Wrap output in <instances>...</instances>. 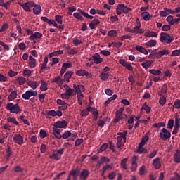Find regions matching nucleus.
Returning <instances> with one entry per match:
<instances>
[{
	"label": "nucleus",
	"mask_w": 180,
	"mask_h": 180,
	"mask_svg": "<svg viewBox=\"0 0 180 180\" xmlns=\"http://www.w3.org/2000/svg\"><path fill=\"white\" fill-rule=\"evenodd\" d=\"M160 40L162 43H166L167 44H171L174 41V37L169 35L167 32H161Z\"/></svg>",
	"instance_id": "obj_1"
},
{
	"label": "nucleus",
	"mask_w": 180,
	"mask_h": 180,
	"mask_svg": "<svg viewBox=\"0 0 180 180\" xmlns=\"http://www.w3.org/2000/svg\"><path fill=\"white\" fill-rule=\"evenodd\" d=\"M169 54V51L167 49H163L159 52H155L153 53H150L149 56L150 58H161L162 56H168Z\"/></svg>",
	"instance_id": "obj_2"
},
{
	"label": "nucleus",
	"mask_w": 180,
	"mask_h": 180,
	"mask_svg": "<svg viewBox=\"0 0 180 180\" xmlns=\"http://www.w3.org/2000/svg\"><path fill=\"white\" fill-rule=\"evenodd\" d=\"M6 109H7V110L10 111V113H20V112H22V109H20V108H18L15 105H13V103H8L6 105Z\"/></svg>",
	"instance_id": "obj_3"
},
{
	"label": "nucleus",
	"mask_w": 180,
	"mask_h": 180,
	"mask_svg": "<svg viewBox=\"0 0 180 180\" xmlns=\"http://www.w3.org/2000/svg\"><path fill=\"white\" fill-rule=\"evenodd\" d=\"M160 138L165 141V140L171 139V132H169L168 129L162 128L160 132Z\"/></svg>",
	"instance_id": "obj_4"
},
{
	"label": "nucleus",
	"mask_w": 180,
	"mask_h": 180,
	"mask_svg": "<svg viewBox=\"0 0 180 180\" xmlns=\"http://www.w3.org/2000/svg\"><path fill=\"white\" fill-rule=\"evenodd\" d=\"M31 96H37V91H34L33 90H28L25 93L22 94V99L25 101H29Z\"/></svg>",
	"instance_id": "obj_5"
},
{
	"label": "nucleus",
	"mask_w": 180,
	"mask_h": 180,
	"mask_svg": "<svg viewBox=\"0 0 180 180\" xmlns=\"http://www.w3.org/2000/svg\"><path fill=\"white\" fill-rule=\"evenodd\" d=\"M53 129H65L68 123L65 120L57 121L53 124Z\"/></svg>",
	"instance_id": "obj_6"
},
{
	"label": "nucleus",
	"mask_w": 180,
	"mask_h": 180,
	"mask_svg": "<svg viewBox=\"0 0 180 180\" xmlns=\"http://www.w3.org/2000/svg\"><path fill=\"white\" fill-rule=\"evenodd\" d=\"M89 61H94L95 64H101L103 61V58H101V55L98 53H95L89 58Z\"/></svg>",
	"instance_id": "obj_7"
},
{
	"label": "nucleus",
	"mask_w": 180,
	"mask_h": 180,
	"mask_svg": "<svg viewBox=\"0 0 180 180\" xmlns=\"http://www.w3.org/2000/svg\"><path fill=\"white\" fill-rule=\"evenodd\" d=\"M175 15V10H171L167 8H165L163 11L160 12V16L162 18H165L166 16H168V15Z\"/></svg>",
	"instance_id": "obj_8"
},
{
	"label": "nucleus",
	"mask_w": 180,
	"mask_h": 180,
	"mask_svg": "<svg viewBox=\"0 0 180 180\" xmlns=\"http://www.w3.org/2000/svg\"><path fill=\"white\" fill-rule=\"evenodd\" d=\"M13 141L14 143H16V144H18L19 146H22V144H23V136H22V135L20 134H15L13 137Z\"/></svg>",
	"instance_id": "obj_9"
},
{
	"label": "nucleus",
	"mask_w": 180,
	"mask_h": 180,
	"mask_svg": "<svg viewBox=\"0 0 180 180\" xmlns=\"http://www.w3.org/2000/svg\"><path fill=\"white\" fill-rule=\"evenodd\" d=\"M73 88L76 94H82L85 91V86L84 85L73 84Z\"/></svg>",
	"instance_id": "obj_10"
},
{
	"label": "nucleus",
	"mask_w": 180,
	"mask_h": 180,
	"mask_svg": "<svg viewBox=\"0 0 180 180\" xmlns=\"http://www.w3.org/2000/svg\"><path fill=\"white\" fill-rule=\"evenodd\" d=\"M41 82L40 81H29L27 82V85L29 86H30V88H32V89H36L37 88H38V86L40 85Z\"/></svg>",
	"instance_id": "obj_11"
},
{
	"label": "nucleus",
	"mask_w": 180,
	"mask_h": 180,
	"mask_svg": "<svg viewBox=\"0 0 180 180\" xmlns=\"http://www.w3.org/2000/svg\"><path fill=\"white\" fill-rule=\"evenodd\" d=\"M88 176H89V170L86 169H84L81 172H80V179L82 180H86Z\"/></svg>",
	"instance_id": "obj_12"
},
{
	"label": "nucleus",
	"mask_w": 180,
	"mask_h": 180,
	"mask_svg": "<svg viewBox=\"0 0 180 180\" xmlns=\"http://www.w3.org/2000/svg\"><path fill=\"white\" fill-rule=\"evenodd\" d=\"M161 158H156L153 160V165L155 169H160L161 168Z\"/></svg>",
	"instance_id": "obj_13"
},
{
	"label": "nucleus",
	"mask_w": 180,
	"mask_h": 180,
	"mask_svg": "<svg viewBox=\"0 0 180 180\" xmlns=\"http://www.w3.org/2000/svg\"><path fill=\"white\" fill-rule=\"evenodd\" d=\"M137 160H138L137 156H134L132 158L131 167V171L132 172L137 171Z\"/></svg>",
	"instance_id": "obj_14"
},
{
	"label": "nucleus",
	"mask_w": 180,
	"mask_h": 180,
	"mask_svg": "<svg viewBox=\"0 0 180 180\" xmlns=\"http://www.w3.org/2000/svg\"><path fill=\"white\" fill-rule=\"evenodd\" d=\"M140 27H141V24L139 22V25L134 27V34H142V33H144V30L140 29Z\"/></svg>",
	"instance_id": "obj_15"
},
{
	"label": "nucleus",
	"mask_w": 180,
	"mask_h": 180,
	"mask_svg": "<svg viewBox=\"0 0 180 180\" xmlns=\"http://www.w3.org/2000/svg\"><path fill=\"white\" fill-rule=\"evenodd\" d=\"M42 37H43V34L39 32H35L34 34L30 36L29 39L30 40L34 41V39H41Z\"/></svg>",
	"instance_id": "obj_16"
},
{
	"label": "nucleus",
	"mask_w": 180,
	"mask_h": 180,
	"mask_svg": "<svg viewBox=\"0 0 180 180\" xmlns=\"http://www.w3.org/2000/svg\"><path fill=\"white\" fill-rule=\"evenodd\" d=\"M36 59L33 58V56H29V67L30 68H35L36 67Z\"/></svg>",
	"instance_id": "obj_17"
},
{
	"label": "nucleus",
	"mask_w": 180,
	"mask_h": 180,
	"mask_svg": "<svg viewBox=\"0 0 180 180\" xmlns=\"http://www.w3.org/2000/svg\"><path fill=\"white\" fill-rule=\"evenodd\" d=\"M91 109V105H88L86 108L83 109L80 112V116H82V117L85 116H88L89 115V110Z\"/></svg>",
	"instance_id": "obj_18"
},
{
	"label": "nucleus",
	"mask_w": 180,
	"mask_h": 180,
	"mask_svg": "<svg viewBox=\"0 0 180 180\" xmlns=\"http://www.w3.org/2000/svg\"><path fill=\"white\" fill-rule=\"evenodd\" d=\"M99 23H101V21H99V20H98V19L93 20V21H91L89 23L90 29H96V27H97L98 25H99Z\"/></svg>",
	"instance_id": "obj_19"
},
{
	"label": "nucleus",
	"mask_w": 180,
	"mask_h": 180,
	"mask_svg": "<svg viewBox=\"0 0 180 180\" xmlns=\"http://www.w3.org/2000/svg\"><path fill=\"white\" fill-rule=\"evenodd\" d=\"M60 132H61V130H60L57 128H53V134L56 139H62L63 138V135H61Z\"/></svg>",
	"instance_id": "obj_20"
},
{
	"label": "nucleus",
	"mask_w": 180,
	"mask_h": 180,
	"mask_svg": "<svg viewBox=\"0 0 180 180\" xmlns=\"http://www.w3.org/2000/svg\"><path fill=\"white\" fill-rule=\"evenodd\" d=\"M33 13L34 15H40L41 13V6L35 4L34 6Z\"/></svg>",
	"instance_id": "obj_21"
},
{
	"label": "nucleus",
	"mask_w": 180,
	"mask_h": 180,
	"mask_svg": "<svg viewBox=\"0 0 180 180\" xmlns=\"http://www.w3.org/2000/svg\"><path fill=\"white\" fill-rule=\"evenodd\" d=\"M135 49H136V50H137V51H139V53H142L143 54H145L146 56H147V54H148V51H147V49H146V48H144L141 46L137 45L135 47Z\"/></svg>",
	"instance_id": "obj_22"
},
{
	"label": "nucleus",
	"mask_w": 180,
	"mask_h": 180,
	"mask_svg": "<svg viewBox=\"0 0 180 180\" xmlns=\"http://www.w3.org/2000/svg\"><path fill=\"white\" fill-rule=\"evenodd\" d=\"M146 37H158V33L154 31H148L144 34Z\"/></svg>",
	"instance_id": "obj_23"
},
{
	"label": "nucleus",
	"mask_w": 180,
	"mask_h": 180,
	"mask_svg": "<svg viewBox=\"0 0 180 180\" xmlns=\"http://www.w3.org/2000/svg\"><path fill=\"white\" fill-rule=\"evenodd\" d=\"M141 16L143 19V20H146V22L148 21V20L151 18V15H150V13L147 11H144L141 13Z\"/></svg>",
	"instance_id": "obj_24"
},
{
	"label": "nucleus",
	"mask_w": 180,
	"mask_h": 180,
	"mask_svg": "<svg viewBox=\"0 0 180 180\" xmlns=\"http://www.w3.org/2000/svg\"><path fill=\"white\" fill-rule=\"evenodd\" d=\"M76 75H78V77H84V75L86 77H88V75H89V73L85 70H80L76 71Z\"/></svg>",
	"instance_id": "obj_25"
},
{
	"label": "nucleus",
	"mask_w": 180,
	"mask_h": 180,
	"mask_svg": "<svg viewBox=\"0 0 180 180\" xmlns=\"http://www.w3.org/2000/svg\"><path fill=\"white\" fill-rule=\"evenodd\" d=\"M145 46L147 47H155V46H157V40L150 39L145 44Z\"/></svg>",
	"instance_id": "obj_26"
},
{
	"label": "nucleus",
	"mask_w": 180,
	"mask_h": 180,
	"mask_svg": "<svg viewBox=\"0 0 180 180\" xmlns=\"http://www.w3.org/2000/svg\"><path fill=\"white\" fill-rule=\"evenodd\" d=\"M60 54H64V51H56L54 52H51V53H49L48 55V57H49V58H51L52 57H57V56L60 55Z\"/></svg>",
	"instance_id": "obj_27"
},
{
	"label": "nucleus",
	"mask_w": 180,
	"mask_h": 180,
	"mask_svg": "<svg viewBox=\"0 0 180 180\" xmlns=\"http://www.w3.org/2000/svg\"><path fill=\"white\" fill-rule=\"evenodd\" d=\"M174 161L176 162V164H179L180 162V150H177L176 153L174 155Z\"/></svg>",
	"instance_id": "obj_28"
},
{
	"label": "nucleus",
	"mask_w": 180,
	"mask_h": 180,
	"mask_svg": "<svg viewBox=\"0 0 180 180\" xmlns=\"http://www.w3.org/2000/svg\"><path fill=\"white\" fill-rule=\"evenodd\" d=\"M109 159L108 158L103 156L101 158L100 161L98 162L96 167L97 168H101V165L103 164V162H108Z\"/></svg>",
	"instance_id": "obj_29"
},
{
	"label": "nucleus",
	"mask_w": 180,
	"mask_h": 180,
	"mask_svg": "<svg viewBox=\"0 0 180 180\" xmlns=\"http://www.w3.org/2000/svg\"><path fill=\"white\" fill-rule=\"evenodd\" d=\"M17 97H18V93L16 92V91H11L10 95L8 96V100L10 101H13V99H16Z\"/></svg>",
	"instance_id": "obj_30"
},
{
	"label": "nucleus",
	"mask_w": 180,
	"mask_h": 180,
	"mask_svg": "<svg viewBox=\"0 0 180 180\" xmlns=\"http://www.w3.org/2000/svg\"><path fill=\"white\" fill-rule=\"evenodd\" d=\"M124 8V4H118L116 8L117 15H122V12H123V8Z\"/></svg>",
	"instance_id": "obj_31"
},
{
	"label": "nucleus",
	"mask_w": 180,
	"mask_h": 180,
	"mask_svg": "<svg viewBox=\"0 0 180 180\" xmlns=\"http://www.w3.org/2000/svg\"><path fill=\"white\" fill-rule=\"evenodd\" d=\"M153 60H146L145 63H143L141 65L145 68V70H148V68L151 67V64H153Z\"/></svg>",
	"instance_id": "obj_32"
},
{
	"label": "nucleus",
	"mask_w": 180,
	"mask_h": 180,
	"mask_svg": "<svg viewBox=\"0 0 180 180\" xmlns=\"http://www.w3.org/2000/svg\"><path fill=\"white\" fill-rule=\"evenodd\" d=\"M41 86H40V89L41 92H44V91H47L49 88L47 87V82H46L44 80H41Z\"/></svg>",
	"instance_id": "obj_33"
},
{
	"label": "nucleus",
	"mask_w": 180,
	"mask_h": 180,
	"mask_svg": "<svg viewBox=\"0 0 180 180\" xmlns=\"http://www.w3.org/2000/svg\"><path fill=\"white\" fill-rule=\"evenodd\" d=\"M72 74H74V72H72V71H68L64 75V81H67V82H68V81H70V78H71L72 77Z\"/></svg>",
	"instance_id": "obj_34"
},
{
	"label": "nucleus",
	"mask_w": 180,
	"mask_h": 180,
	"mask_svg": "<svg viewBox=\"0 0 180 180\" xmlns=\"http://www.w3.org/2000/svg\"><path fill=\"white\" fill-rule=\"evenodd\" d=\"M49 158H51V159H54V160H56V161H58V160H60V158H61V155H59L58 153H57V152L56 150H54L52 153V155H51L49 156Z\"/></svg>",
	"instance_id": "obj_35"
},
{
	"label": "nucleus",
	"mask_w": 180,
	"mask_h": 180,
	"mask_svg": "<svg viewBox=\"0 0 180 180\" xmlns=\"http://www.w3.org/2000/svg\"><path fill=\"white\" fill-rule=\"evenodd\" d=\"M77 11H78L79 13L82 14V16H84V18H86L87 19H94V16L90 15L87 13L84 12V11H82L79 8Z\"/></svg>",
	"instance_id": "obj_36"
},
{
	"label": "nucleus",
	"mask_w": 180,
	"mask_h": 180,
	"mask_svg": "<svg viewBox=\"0 0 180 180\" xmlns=\"http://www.w3.org/2000/svg\"><path fill=\"white\" fill-rule=\"evenodd\" d=\"M124 110V108H120L118 110L115 112V116L117 117H120L121 119H123V111Z\"/></svg>",
	"instance_id": "obj_37"
},
{
	"label": "nucleus",
	"mask_w": 180,
	"mask_h": 180,
	"mask_svg": "<svg viewBox=\"0 0 180 180\" xmlns=\"http://www.w3.org/2000/svg\"><path fill=\"white\" fill-rule=\"evenodd\" d=\"M18 5H20V6L25 11V12H31L32 11L30 10L29 6L26 3H18Z\"/></svg>",
	"instance_id": "obj_38"
},
{
	"label": "nucleus",
	"mask_w": 180,
	"mask_h": 180,
	"mask_svg": "<svg viewBox=\"0 0 180 180\" xmlns=\"http://www.w3.org/2000/svg\"><path fill=\"white\" fill-rule=\"evenodd\" d=\"M150 74H152L153 75H156V76H161V70H155V69H151L149 70Z\"/></svg>",
	"instance_id": "obj_39"
},
{
	"label": "nucleus",
	"mask_w": 180,
	"mask_h": 180,
	"mask_svg": "<svg viewBox=\"0 0 180 180\" xmlns=\"http://www.w3.org/2000/svg\"><path fill=\"white\" fill-rule=\"evenodd\" d=\"M7 122L8 123H13V124H15V126H19V122L16 120L15 117H8Z\"/></svg>",
	"instance_id": "obj_40"
},
{
	"label": "nucleus",
	"mask_w": 180,
	"mask_h": 180,
	"mask_svg": "<svg viewBox=\"0 0 180 180\" xmlns=\"http://www.w3.org/2000/svg\"><path fill=\"white\" fill-rule=\"evenodd\" d=\"M127 160H129V158H125L121 160V167L123 169H127Z\"/></svg>",
	"instance_id": "obj_41"
},
{
	"label": "nucleus",
	"mask_w": 180,
	"mask_h": 180,
	"mask_svg": "<svg viewBox=\"0 0 180 180\" xmlns=\"http://www.w3.org/2000/svg\"><path fill=\"white\" fill-rule=\"evenodd\" d=\"M148 140H149L148 136H146L145 137L142 138L141 142L139 144V146L143 147L146 144V143L148 141Z\"/></svg>",
	"instance_id": "obj_42"
},
{
	"label": "nucleus",
	"mask_w": 180,
	"mask_h": 180,
	"mask_svg": "<svg viewBox=\"0 0 180 180\" xmlns=\"http://www.w3.org/2000/svg\"><path fill=\"white\" fill-rule=\"evenodd\" d=\"M141 110H146V113H149L151 112V107L147 105V103L145 102L144 104L142 105Z\"/></svg>",
	"instance_id": "obj_43"
},
{
	"label": "nucleus",
	"mask_w": 180,
	"mask_h": 180,
	"mask_svg": "<svg viewBox=\"0 0 180 180\" xmlns=\"http://www.w3.org/2000/svg\"><path fill=\"white\" fill-rule=\"evenodd\" d=\"M100 78H101V81H106V79H108L109 78V73H105V72H102L100 74Z\"/></svg>",
	"instance_id": "obj_44"
},
{
	"label": "nucleus",
	"mask_w": 180,
	"mask_h": 180,
	"mask_svg": "<svg viewBox=\"0 0 180 180\" xmlns=\"http://www.w3.org/2000/svg\"><path fill=\"white\" fill-rule=\"evenodd\" d=\"M174 127L176 129L180 128V120H179V116H178V115L175 116Z\"/></svg>",
	"instance_id": "obj_45"
},
{
	"label": "nucleus",
	"mask_w": 180,
	"mask_h": 180,
	"mask_svg": "<svg viewBox=\"0 0 180 180\" xmlns=\"http://www.w3.org/2000/svg\"><path fill=\"white\" fill-rule=\"evenodd\" d=\"M51 82H56V84H63V82H64V80L63 79H61V77L58 76L56 77H55Z\"/></svg>",
	"instance_id": "obj_46"
},
{
	"label": "nucleus",
	"mask_w": 180,
	"mask_h": 180,
	"mask_svg": "<svg viewBox=\"0 0 180 180\" xmlns=\"http://www.w3.org/2000/svg\"><path fill=\"white\" fill-rule=\"evenodd\" d=\"M79 174V169H77L71 170L69 174V176H78Z\"/></svg>",
	"instance_id": "obj_47"
},
{
	"label": "nucleus",
	"mask_w": 180,
	"mask_h": 180,
	"mask_svg": "<svg viewBox=\"0 0 180 180\" xmlns=\"http://www.w3.org/2000/svg\"><path fill=\"white\" fill-rule=\"evenodd\" d=\"M108 36H110V37H117V31L115 30H110L108 32Z\"/></svg>",
	"instance_id": "obj_48"
},
{
	"label": "nucleus",
	"mask_w": 180,
	"mask_h": 180,
	"mask_svg": "<svg viewBox=\"0 0 180 180\" xmlns=\"http://www.w3.org/2000/svg\"><path fill=\"white\" fill-rule=\"evenodd\" d=\"M17 82H18L19 85H24L26 82V78L23 77H18L17 79Z\"/></svg>",
	"instance_id": "obj_49"
},
{
	"label": "nucleus",
	"mask_w": 180,
	"mask_h": 180,
	"mask_svg": "<svg viewBox=\"0 0 180 180\" xmlns=\"http://www.w3.org/2000/svg\"><path fill=\"white\" fill-rule=\"evenodd\" d=\"M165 122H158V123H155L153 125V127L155 129H160L161 127H165Z\"/></svg>",
	"instance_id": "obj_50"
},
{
	"label": "nucleus",
	"mask_w": 180,
	"mask_h": 180,
	"mask_svg": "<svg viewBox=\"0 0 180 180\" xmlns=\"http://www.w3.org/2000/svg\"><path fill=\"white\" fill-rule=\"evenodd\" d=\"M170 26H174V16L169 15L166 19Z\"/></svg>",
	"instance_id": "obj_51"
},
{
	"label": "nucleus",
	"mask_w": 180,
	"mask_h": 180,
	"mask_svg": "<svg viewBox=\"0 0 180 180\" xmlns=\"http://www.w3.org/2000/svg\"><path fill=\"white\" fill-rule=\"evenodd\" d=\"M55 22H57L59 25H63V15H56Z\"/></svg>",
	"instance_id": "obj_52"
},
{
	"label": "nucleus",
	"mask_w": 180,
	"mask_h": 180,
	"mask_svg": "<svg viewBox=\"0 0 180 180\" xmlns=\"http://www.w3.org/2000/svg\"><path fill=\"white\" fill-rule=\"evenodd\" d=\"M65 174H67V172L63 171L60 173H58L54 178V179L56 180H58V179H61L63 178V176H64V175H65Z\"/></svg>",
	"instance_id": "obj_53"
},
{
	"label": "nucleus",
	"mask_w": 180,
	"mask_h": 180,
	"mask_svg": "<svg viewBox=\"0 0 180 180\" xmlns=\"http://www.w3.org/2000/svg\"><path fill=\"white\" fill-rule=\"evenodd\" d=\"M84 143V139H77L75 142V146L78 147L79 146H81Z\"/></svg>",
	"instance_id": "obj_54"
},
{
	"label": "nucleus",
	"mask_w": 180,
	"mask_h": 180,
	"mask_svg": "<svg viewBox=\"0 0 180 180\" xmlns=\"http://www.w3.org/2000/svg\"><path fill=\"white\" fill-rule=\"evenodd\" d=\"M180 56V50L176 49L172 52L170 57H178Z\"/></svg>",
	"instance_id": "obj_55"
},
{
	"label": "nucleus",
	"mask_w": 180,
	"mask_h": 180,
	"mask_svg": "<svg viewBox=\"0 0 180 180\" xmlns=\"http://www.w3.org/2000/svg\"><path fill=\"white\" fill-rule=\"evenodd\" d=\"M6 158L7 160H10L11 159V155H12V150L11 149V147L8 146L7 149H6Z\"/></svg>",
	"instance_id": "obj_56"
},
{
	"label": "nucleus",
	"mask_w": 180,
	"mask_h": 180,
	"mask_svg": "<svg viewBox=\"0 0 180 180\" xmlns=\"http://www.w3.org/2000/svg\"><path fill=\"white\" fill-rule=\"evenodd\" d=\"M167 129H174V120L170 119L168 121Z\"/></svg>",
	"instance_id": "obj_57"
},
{
	"label": "nucleus",
	"mask_w": 180,
	"mask_h": 180,
	"mask_svg": "<svg viewBox=\"0 0 180 180\" xmlns=\"http://www.w3.org/2000/svg\"><path fill=\"white\" fill-rule=\"evenodd\" d=\"M159 103L160 105H162V106H164L165 103H167V98L164 96L160 97L159 99Z\"/></svg>",
	"instance_id": "obj_58"
},
{
	"label": "nucleus",
	"mask_w": 180,
	"mask_h": 180,
	"mask_svg": "<svg viewBox=\"0 0 180 180\" xmlns=\"http://www.w3.org/2000/svg\"><path fill=\"white\" fill-rule=\"evenodd\" d=\"M65 49L67 50L68 54L74 55L77 53V51L74 50V49H71L70 47H66Z\"/></svg>",
	"instance_id": "obj_59"
},
{
	"label": "nucleus",
	"mask_w": 180,
	"mask_h": 180,
	"mask_svg": "<svg viewBox=\"0 0 180 180\" xmlns=\"http://www.w3.org/2000/svg\"><path fill=\"white\" fill-rule=\"evenodd\" d=\"M174 106L175 109H180V100L179 99H176L174 101V105H172L173 109H174Z\"/></svg>",
	"instance_id": "obj_60"
},
{
	"label": "nucleus",
	"mask_w": 180,
	"mask_h": 180,
	"mask_svg": "<svg viewBox=\"0 0 180 180\" xmlns=\"http://www.w3.org/2000/svg\"><path fill=\"white\" fill-rule=\"evenodd\" d=\"M71 132H70V131H65L64 132V134L62 135V138L65 139H68V137H70L71 136Z\"/></svg>",
	"instance_id": "obj_61"
},
{
	"label": "nucleus",
	"mask_w": 180,
	"mask_h": 180,
	"mask_svg": "<svg viewBox=\"0 0 180 180\" xmlns=\"http://www.w3.org/2000/svg\"><path fill=\"white\" fill-rule=\"evenodd\" d=\"M162 30L163 32H168V30H171V25H165L162 27Z\"/></svg>",
	"instance_id": "obj_62"
},
{
	"label": "nucleus",
	"mask_w": 180,
	"mask_h": 180,
	"mask_svg": "<svg viewBox=\"0 0 180 180\" xmlns=\"http://www.w3.org/2000/svg\"><path fill=\"white\" fill-rule=\"evenodd\" d=\"M137 152L139 153V154L146 153H147V149L139 146Z\"/></svg>",
	"instance_id": "obj_63"
},
{
	"label": "nucleus",
	"mask_w": 180,
	"mask_h": 180,
	"mask_svg": "<svg viewBox=\"0 0 180 180\" xmlns=\"http://www.w3.org/2000/svg\"><path fill=\"white\" fill-rule=\"evenodd\" d=\"M7 29H8V23L3 24L1 27L0 28V33H2V32H5Z\"/></svg>",
	"instance_id": "obj_64"
}]
</instances>
